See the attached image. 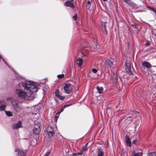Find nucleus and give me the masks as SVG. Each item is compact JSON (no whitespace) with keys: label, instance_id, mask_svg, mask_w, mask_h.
<instances>
[{"label":"nucleus","instance_id":"obj_9","mask_svg":"<svg viewBox=\"0 0 156 156\" xmlns=\"http://www.w3.org/2000/svg\"><path fill=\"white\" fill-rule=\"evenodd\" d=\"M55 94V97L59 100H63L65 98V96L61 95L58 89H57L56 90Z\"/></svg>","mask_w":156,"mask_h":156},{"label":"nucleus","instance_id":"obj_4","mask_svg":"<svg viewBox=\"0 0 156 156\" xmlns=\"http://www.w3.org/2000/svg\"><path fill=\"white\" fill-rule=\"evenodd\" d=\"M63 89L65 93L69 94L72 91L73 86L70 84H66L63 85Z\"/></svg>","mask_w":156,"mask_h":156},{"label":"nucleus","instance_id":"obj_37","mask_svg":"<svg viewBox=\"0 0 156 156\" xmlns=\"http://www.w3.org/2000/svg\"><path fill=\"white\" fill-rule=\"evenodd\" d=\"M124 2H126L127 3H129V0H123Z\"/></svg>","mask_w":156,"mask_h":156},{"label":"nucleus","instance_id":"obj_7","mask_svg":"<svg viewBox=\"0 0 156 156\" xmlns=\"http://www.w3.org/2000/svg\"><path fill=\"white\" fill-rule=\"evenodd\" d=\"M126 72H127L130 75H133V73L131 71V65L129 62H128L126 63Z\"/></svg>","mask_w":156,"mask_h":156},{"label":"nucleus","instance_id":"obj_42","mask_svg":"<svg viewBox=\"0 0 156 156\" xmlns=\"http://www.w3.org/2000/svg\"><path fill=\"white\" fill-rule=\"evenodd\" d=\"M55 121H57L58 119V117L57 116H56L55 118Z\"/></svg>","mask_w":156,"mask_h":156},{"label":"nucleus","instance_id":"obj_12","mask_svg":"<svg viewBox=\"0 0 156 156\" xmlns=\"http://www.w3.org/2000/svg\"><path fill=\"white\" fill-rule=\"evenodd\" d=\"M143 154L142 152H136L135 151H133L131 152V156H142Z\"/></svg>","mask_w":156,"mask_h":156},{"label":"nucleus","instance_id":"obj_13","mask_svg":"<svg viewBox=\"0 0 156 156\" xmlns=\"http://www.w3.org/2000/svg\"><path fill=\"white\" fill-rule=\"evenodd\" d=\"M142 65L143 66L145 67L149 68L151 67V65L148 62H142Z\"/></svg>","mask_w":156,"mask_h":156},{"label":"nucleus","instance_id":"obj_15","mask_svg":"<svg viewBox=\"0 0 156 156\" xmlns=\"http://www.w3.org/2000/svg\"><path fill=\"white\" fill-rule=\"evenodd\" d=\"M22 108V106L20 105H18L17 106L14 108V109L16 111L20 112L21 111Z\"/></svg>","mask_w":156,"mask_h":156},{"label":"nucleus","instance_id":"obj_23","mask_svg":"<svg viewBox=\"0 0 156 156\" xmlns=\"http://www.w3.org/2000/svg\"><path fill=\"white\" fill-rule=\"evenodd\" d=\"M6 115L8 116H12V112L10 111H5V112Z\"/></svg>","mask_w":156,"mask_h":156},{"label":"nucleus","instance_id":"obj_28","mask_svg":"<svg viewBox=\"0 0 156 156\" xmlns=\"http://www.w3.org/2000/svg\"><path fill=\"white\" fill-rule=\"evenodd\" d=\"M64 76V75L63 74H62L61 75H58L57 77L59 78H61L63 77Z\"/></svg>","mask_w":156,"mask_h":156},{"label":"nucleus","instance_id":"obj_10","mask_svg":"<svg viewBox=\"0 0 156 156\" xmlns=\"http://www.w3.org/2000/svg\"><path fill=\"white\" fill-rule=\"evenodd\" d=\"M64 5L66 6L70 7L72 9L74 8V4L73 2L70 1H67L64 3Z\"/></svg>","mask_w":156,"mask_h":156},{"label":"nucleus","instance_id":"obj_45","mask_svg":"<svg viewBox=\"0 0 156 156\" xmlns=\"http://www.w3.org/2000/svg\"><path fill=\"white\" fill-rule=\"evenodd\" d=\"M2 102L1 101H0V103H2Z\"/></svg>","mask_w":156,"mask_h":156},{"label":"nucleus","instance_id":"obj_22","mask_svg":"<svg viewBox=\"0 0 156 156\" xmlns=\"http://www.w3.org/2000/svg\"><path fill=\"white\" fill-rule=\"evenodd\" d=\"M39 111L36 108H34V111L33 112L32 115L34 116L35 117V115H37V114L38 113Z\"/></svg>","mask_w":156,"mask_h":156},{"label":"nucleus","instance_id":"obj_2","mask_svg":"<svg viewBox=\"0 0 156 156\" xmlns=\"http://www.w3.org/2000/svg\"><path fill=\"white\" fill-rule=\"evenodd\" d=\"M56 128L52 127L51 126H48L47 128L46 131L48 136L51 137L54 136L55 134Z\"/></svg>","mask_w":156,"mask_h":156},{"label":"nucleus","instance_id":"obj_29","mask_svg":"<svg viewBox=\"0 0 156 156\" xmlns=\"http://www.w3.org/2000/svg\"><path fill=\"white\" fill-rule=\"evenodd\" d=\"M87 144H86L85 146L83 147V150L84 151H86L87 149Z\"/></svg>","mask_w":156,"mask_h":156},{"label":"nucleus","instance_id":"obj_33","mask_svg":"<svg viewBox=\"0 0 156 156\" xmlns=\"http://www.w3.org/2000/svg\"><path fill=\"white\" fill-rule=\"evenodd\" d=\"M71 105H72L71 104H69L65 105L63 106L64 108H66L68 107L69 106H71Z\"/></svg>","mask_w":156,"mask_h":156},{"label":"nucleus","instance_id":"obj_31","mask_svg":"<svg viewBox=\"0 0 156 156\" xmlns=\"http://www.w3.org/2000/svg\"><path fill=\"white\" fill-rule=\"evenodd\" d=\"M92 71L94 73H96L97 72V69H92Z\"/></svg>","mask_w":156,"mask_h":156},{"label":"nucleus","instance_id":"obj_27","mask_svg":"<svg viewBox=\"0 0 156 156\" xmlns=\"http://www.w3.org/2000/svg\"><path fill=\"white\" fill-rule=\"evenodd\" d=\"M149 8L153 11L155 13V15L156 16V9H155L154 8H151V7H149Z\"/></svg>","mask_w":156,"mask_h":156},{"label":"nucleus","instance_id":"obj_18","mask_svg":"<svg viewBox=\"0 0 156 156\" xmlns=\"http://www.w3.org/2000/svg\"><path fill=\"white\" fill-rule=\"evenodd\" d=\"M104 154V152L100 148L99 149L98 151V156H103Z\"/></svg>","mask_w":156,"mask_h":156},{"label":"nucleus","instance_id":"obj_21","mask_svg":"<svg viewBox=\"0 0 156 156\" xmlns=\"http://www.w3.org/2000/svg\"><path fill=\"white\" fill-rule=\"evenodd\" d=\"M6 107V105H0V111H4Z\"/></svg>","mask_w":156,"mask_h":156},{"label":"nucleus","instance_id":"obj_20","mask_svg":"<svg viewBox=\"0 0 156 156\" xmlns=\"http://www.w3.org/2000/svg\"><path fill=\"white\" fill-rule=\"evenodd\" d=\"M77 64L80 66H81L82 65V60L80 58H78L77 61Z\"/></svg>","mask_w":156,"mask_h":156},{"label":"nucleus","instance_id":"obj_14","mask_svg":"<svg viewBox=\"0 0 156 156\" xmlns=\"http://www.w3.org/2000/svg\"><path fill=\"white\" fill-rule=\"evenodd\" d=\"M21 127V123L20 121H19L17 123L14 124L12 126V128L13 129L18 128Z\"/></svg>","mask_w":156,"mask_h":156},{"label":"nucleus","instance_id":"obj_36","mask_svg":"<svg viewBox=\"0 0 156 156\" xmlns=\"http://www.w3.org/2000/svg\"><path fill=\"white\" fill-rule=\"evenodd\" d=\"M111 111V109L110 108H109V109H108V110H107V114H108V116H110V115L108 113V112H110V111Z\"/></svg>","mask_w":156,"mask_h":156},{"label":"nucleus","instance_id":"obj_39","mask_svg":"<svg viewBox=\"0 0 156 156\" xmlns=\"http://www.w3.org/2000/svg\"><path fill=\"white\" fill-rule=\"evenodd\" d=\"M132 25L133 28H136V26L135 24H132Z\"/></svg>","mask_w":156,"mask_h":156},{"label":"nucleus","instance_id":"obj_38","mask_svg":"<svg viewBox=\"0 0 156 156\" xmlns=\"http://www.w3.org/2000/svg\"><path fill=\"white\" fill-rule=\"evenodd\" d=\"M150 45V43L149 42H147L145 44V45L146 46H148V45Z\"/></svg>","mask_w":156,"mask_h":156},{"label":"nucleus","instance_id":"obj_44","mask_svg":"<svg viewBox=\"0 0 156 156\" xmlns=\"http://www.w3.org/2000/svg\"><path fill=\"white\" fill-rule=\"evenodd\" d=\"M155 36L156 37V32L155 33Z\"/></svg>","mask_w":156,"mask_h":156},{"label":"nucleus","instance_id":"obj_11","mask_svg":"<svg viewBox=\"0 0 156 156\" xmlns=\"http://www.w3.org/2000/svg\"><path fill=\"white\" fill-rule=\"evenodd\" d=\"M126 142V145L129 147H130L131 145V141L129 137L127 135L125 136Z\"/></svg>","mask_w":156,"mask_h":156},{"label":"nucleus","instance_id":"obj_32","mask_svg":"<svg viewBox=\"0 0 156 156\" xmlns=\"http://www.w3.org/2000/svg\"><path fill=\"white\" fill-rule=\"evenodd\" d=\"M50 153V151H48L46 153L44 156H48Z\"/></svg>","mask_w":156,"mask_h":156},{"label":"nucleus","instance_id":"obj_35","mask_svg":"<svg viewBox=\"0 0 156 156\" xmlns=\"http://www.w3.org/2000/svg\"><path fill=\"white\" fill-rule=\"evenodd\" d=\"M137 140H135L133 141V144L136 145V143H137Z\"/></svg>","mask_w":156,"mask_h":156},{"label":"nucleus","instance_id":"obj_43","mask_svg":"<svg viewBox=\"0 0 156 156\" xmlns=\"http://www.w3.org/2000/svg\"><path fill=\"white\" fill-rule=\"evenodd\" d=\"M103 0L104 1H107V0Z\"/></svg>","mask_w":156,"mask_h":156},{"label":"nucleus","instance_id":"obj_30","mask_svg":"<svg viewBox=\"0 0 156 156\" xmlns=\"http://www.w3.org/2000/svg\"><path fill=\"white\" fill-rule=\"evenodd\" d=\"M73 18L74 20H76L77 19V15L76 14H75V16H73Z\"/></svg>","mask_w":156,"mask_h":156},{"label":"nucleus","instance_id":"obj_5","mask_svg":"<svg viewBox=\"0 0 156 156\" xmlns=\"http://www.w3.org/2000/svg\"><path fill=\"white\" fill-rule=\"evenodd\" d=\"M40 124L39 122H37L34 126V128L33 129V133L34 134L37 135L39 134L41 131L40 128Z\"/></svg>","mask_w":156,"mask_h":156},{"label":"nucleus","instance_id":"obj_34","mask_svg":"<svg viewBox=\"0 0 156 156\" xmlns=\"http://www.w3.org/2000/svg\"><path fill=\"white\" fill-rule=\"evenodd\" d=\"M92 50L94 51H96L97 50V47L96 46H95V47L94 48V49H93L92 48Z\"/></svg>","mask_w":156,"mask_h":156},{"label":"nucleus","instance_id":"obj_40","mask_svg":"<svg viewBox=\"0 0 156 156\" xmlns=\"http://www.w3.org/2000/svg\"><path fill=\"white\" fill-rule=\"evenodd\" d=\"M65 108H64V106H63L61 108V111H60V112H61Z\"/></svg>","mask_w":156,"mask_h":156},{"label":"nucleus","instance_id":"obj_8","mask_svg":"<svg viewBox=\"0 0 156 156\" xmlns=\"http://www.w3.org/2000/svg\"><path fill=\"white\" fill-rule=\"evenodd\" d=\"M17 156H25L26 155V151H23L20 149H16L15 150Z\"/></svg>","mask_w":156,"mask_h":156},{"label":"nucleus","instance_id":"obj_6","mask_svg":"<svg viewBox=\"0 0 156 156\" xmlns=\"http://www.w3.org/2000/svg\"><path fill=\"white\" fill-rule=\"evenodd\" d=\"M113 59L112 60L111 59H107L105 61L104 65L105 67L108 69H110L111 68L113 67L114 65L113 64Z\"/></svg>","mask_w":156,"mask_h":156},{"label":"nucleus","instance_id":"obj_16","mask_svg":"<svg viewBox=\"0 0 156 156\" xmlns=\"http://www.w3.org/2000/svg\"><path fill=\"white\" fill-rule=\"evenodd\" d=\"M97 89L98 92L99 94H101L104 92V89L103 87L99 86L97 87Z\"/></svg>","mask_w":156,"mask_h":156},{"label":"nucleus","instance_id":"obj_25","mask_svg":"<svg viewBox=\"0 0 156 156\" xmlns=\"http://www.w3.org/2000/svg\"><path fill=\"white\" fill-rule=\"evenodd\" d=\"M106 23L105 22H101V26L105 27V30H106L105 27Z\"/></svg>","mask_w":156,"mask_h":156},{"label":"nucleus","instance_id":"obj_17","mask_svg":"<svg viewBox=\"0 0 156 156\" xmlns=\"http://www.w3.org/2000/svg\"><path fill=\"white\" fill-rule=\"evenodd\" d=\"M92 0H86V5L87 8L88 9H90V6L91 4Z\"/></svg>","mask_w":156,"mask_h":156},{"label":"nucleus","instance_id":"obj_19","mask_svg":"<svg viewBox=\"0 0 156 156\" xmlns=\"http://www.w3.org/2000/svg\"><path fill=\"white\" fill-rule=\"evenodd\" d=\"M18 103V102L16 100H13L11 102V103L14 106V108L19 105Z\"/></svg>","mask_w":156,"mask_h":156},{"label":"nucleus","instance_id":"obj_3","mask_svg":"<svg viewBox=\"0 0 156 156\" xmlns=\"http://www.w3.org/2000/svg\"><path fill=\"white\" fill-rule=\"evenodd\" d=\"M16 93L19 98L25 99L27 98V92L21 90L17 89L16 90Z\"/></svg>","mask_w":156,"mask_h":156},{"label":"nucleus","instance_id":"obj_26","mask_svg":"<svg viewBox=\"0 0 156 156\" xmlns=\"http://www.w3.org/2000/svg\"><path fill=\"white\" fill-rule=\"evenodd\" d=\"M35 97L33 94H31L30 96H28V98L29 99H31L34 98Z\"/></svg>","mask_w":156,"mask_h":156},{"label":"nucleus","instance_id":"obj_1","mask_svg":"<svg viewBox=\"0 0 156 156\" xmlns=\"http://www.w3.org/2000/svg\"><path fill=\"white\" fill-rule=\"evenodd\" d=\"M23 81L21 82L22 86L27 90L31 92L36 93L38 89V85L30 81L24 80L22 79Z\"/></svg>","mask_w":156,"mask_h":156},{"label":"nucleus","instance_id":"obj_46","mask_svg":"<svg viewBox=\"0 0 156 156\" xmlns=\"http://www.w3.org/2000/svg\"><path fill=\"white\" fill-rule=\"evenodd\" d=\"M31 144H32V142H31Z\"/></svg>","mask_w":156,"mask_h":156},{"label":"nucleus","instance_id":"obj_24","mask_svg":"<svg viewBox=\"0 0 156 156\" xmlns=\"http://www.w3.org/2000/svg\"><path fill=\"white\" fill-rule=\"evenodd\" d=\"M148 156H156V152L154 151L148 153Z\"/></svg>","mask_w":156,"mask_h":156},{"label":"nucleus","instance_id":"obj_41","mask_svg":"<svg viewBox=\"0 0 156 156\" xmlns=\"http://www.w3.org/2000/svg\"><path fill=\"white\" fill-rule=\"evenodd\" d=\"M61 113V112H58L56 114V116H58Z\"/></svg>","mask_w":156,"mask_h":156}]
</instances>
